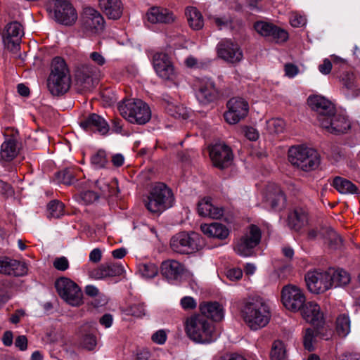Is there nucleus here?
Returning a JSON list of instances; mask_svg holds the SVG:
<instances>
[{
    "mask_svg": "<svg viewBox=\"0 0 360 360\" xmlns=\"http://www.w3.org/2000/svg\"><path fill=\"white\" fill-rule=\"evenodd\" d=\"M240 313L246 325L251 330H258L265 327L271 319L268 304L262 298L253 297L243 301Z\"/></svg>",
    "mask_w": 360,
    "mask_h": 360,
    "instance_id": "f257e3e1",
    "label": "nucleus"
},
{
    "mask_svg": "<svg viewBox=\"0 0 360 360\" xmlns=\"http://www.w3.org/2000/svg\"><path fill=\"white\" fill-rule=\"evenodd\" d=\"M185 331L188 337L195 342L207 344L214 341L218 335L214 325L204 316H191L186 321Z\"/></svg>",
    "mask_w": 360,
    "mask_h": 360,
    "instance_id": "f03ea898",
    "label": "nucleus"
},
{
    "mask_svg": "<svg viewBox=\"0 0 360 360\" xmlns=\"http://www.w3.org/2000/svg\"><path fill=\"white\" fill-rule=\"evenodd\" d=\"M144 202L149 212L160 214L174 205L175 198L169 187L158 182L151 186Z\"/></svg>",
    "mask_w": 360,
    "mask_h": 360,
    "instance_id": "7ed1b4c3",
    "label": "nucleus"
},
{
    "mask_svg": "<svg viewBox=\"0 0 360 360\" xmlns=\"http://www.w3.org/2000/svg\"><path fill=\"white\" fill-rule=\"evenodd\" d=\"M118 110L120 115L132 124H144L151 117L149 106L141 99H124L119 103Z\"/></svg>",
    "mask_w": 360,
    "mask_h": 360,
    "instance_id": "20e7f679",
    "label": "nucleus"
},
{
    "mask_svg": "<svg viewBox=\"0 0 360 360\" xmlns=\"http://www.w3.org/2000/svg\"><path fill=\"white\" fill-rule=\"evenodd\" d=\"M288 159L292 165L305 172L316 169L320 163L317 152L302 146H292L288 150Z\"/></svg>",
    "mask_w": 360,
    "mask_h": 360,
    "instance_id": "39448f33",
    "label": "nucleus"
},
{
    "mask_svg": "<svg viewBox=\"0 0 360 360\" xmlns=\"http://www.w3.org/2000/svg\"><path fill=\"white\" fill-rule=\"evenodd\" d=\"M203 245L200 234L195 232H180L170 240L172 250L178 254L188 255L198 251Z\"/></svg>",
    "mask_w": 360,
    "mask_h": 360,
    "instance_id": "423d86ee",
    "label": "nucleus"
},
{
    "mask_svg": "<svg viewBox=\"0 0 360 360\" xmlns=\"http://www.w3.org/2000/svg\"><path fill=\"white\" fill-rule=\"evenodd\" d=\"M55 287L58 295L66 303L72 307H79L83 303V293L78 285L66 277L56 281Z\"/></svg>",
    "mask_w": 360,
    "mask_h": 360,
    "instance_id": "0eeeda50",
    "label": "nucleus"
},
{
    "mask_svg": "<svg viewBox=\"0 0 360 360\" xmlns=\"http://www.w3.org/2000/svg\"><path fill=\"white\" fill-rule=\"evenodd\" d=\"M261 237L259 228L255 225L250 226L244 236L236 243L235 252L242 257L251 256L253 249L260 243Z\"/></svg>",
    "mask_w": 360,
    "mask_h": 360,
    "instance_id": "6e6552de",
    "label": "nucleus"
},
{
    "mask_svg": "<svg viewBox=\"0 0 360 360\" xmlns=\"http://www.w3.org/2000/svg\"><path fill=\"white\" fill-rule=\"evenodd\" d=\"M82 28L89 34L101 32L105 27V20L103 15L93 8H85L81 19Z\"/></svg>",
    "mask_w": 360,
    "mask_h": 360,
    "instance_id": "1a4fd4ad",
    "label": "nucleus"
},
{
    "mask_svg": "<svg viewBox=\"0 0 360 360\" xmlns=\"http://www.w3.org/2000/svg\"><path fill=\"white\" fill-rule=\"evenodd\" d=\"M330 276L328 270L314 269L309 271L305 275V281L309 290L319 294L330 288Z\"/></svg>",
    "mask_w": 360,
    "mask_h": 360,
    "instance_id": "9d476101",
    "label": "nucleus"
},
{
    "mask_svg": "<svg viewBox=\"0 0 360 360\" xmlns=\"http://www.w3.org/2000/svg\"><path fill=\"white\" fill-rule=\"evenodd\" d=\"M281 300L285 307L292 311L301 309L305 302L302 290L296 285H288L283 288Z\"/></svg>",
    "mask_w": 360,
    "mask_h": 360,
    "instance_id": "9b49d317",
    "label": "nucleus"
},
{
    "mask_svg": "<svg viewBox=\"0 0 360 360\" xmlns=\"http://www.w3.org/2000/svg\"><path fill=\"white\" fill-rule=\"evenodd\" d=\"M23 34V28L18 22L13 21L7 24L2 33L4 47L11 51H18Z\"/></svg>",
    "mask_w": 360,
    "mask_h": 360,
    "instance_id": "f8f14e48",
    "label": "nucleus"
},
{
    "mask_svg": "<svg viewBox=\"0 0 360 360\" xmlns=\"http://www.w3.org/2000/svg\"><path fill=\"white\" fill-rule=\"evenodd\" d=\"M56 20L65 25H71L76 21L77 14L68 0H52Z\"/></svg>",
    "mask_w": 360,
    "mask_h": 360,
    "instance_id": "ddd939ff",
    "label": "nucleus"
},
{
    "mask_svg": "<svg viewBox=\"0 0 360 360\" xmlns=\"http://www.w3.org/2000/svg\"><path fill=\"white\" fill-rule=\"evenodd\" d=\"M228 110L224 113L226 121L236 124L243 119L248 112V103L241 98H232L227 103Z\"/></svg>",
    "mask_w": 360,
    "mask_h": 360,
    "instance_id": "4468645a",
    "label": "nucleus"
},
{
    "mask_svg": "<svg viewBox=\"0 0 360 360\" xmlns=\"http://www.w3.org/2000/svg\"><path fill=\"white\" fill-rule=\"evenodd\" d=\"M153 68L157 75L165 80H173L176 78L175 68L167 54L157 52L153 58Z\"/></svg>",
    "mask_w": 360,
    "mask_h": 360,
    "instance_id": "2eb2a0df",
    "label": "nucleus"
},
{
    "mask_svg": "<svg viewBox=\"0 0 360 360\" xmlns=\"http://www.w3.org/2000/svg\"><path fill=\"white\" fill-rule=\"evenodd\" d=\"M219 95V91L214 82L208 77H202L198 80L196 98L198 101L207 105L215 101Z\"/></svg>",
    "mask_w": 360,
    "mask_h": 360,
    "instance_id": "dca6fc26",
    "label": "nucleus"
},
{
    "mask_svg": "<svg viewBox=\"0 0 360 360\" xmlns=\"http://www.w3.org/2000/svg\"><path fill=\"white\" fill-rule=\"evenodd\" d=\"M217 51L220 58L230 63H238L243 57L238 44L231 39H224L219 41L217 46Z\"/></svg>",
    "mask_w": 360,
    "mask_h": 360,
    "instance_id": "f3484780",
    "label": "nucleus"
},
{
    "mask_svg": "<svg viewBox=\"0 0 360 360\" xmlns=\"http://www.w3.org/2000/svg\"><path fill=\"white\" fill-rule=\"evenodd\" d=\"M254 27L259 34L276 43L284 42L288 39V34L285 30L271 22H257L255 23Z\"/></svg>",
    "mask_w": 360,
    "mask_h": 360,
    "instance_id": "a211bd4d",
    "label": "nucleus"
},
{
    "mask_svg": "<svg viewBox=\"0 0 360 360\" xmlns=\"http://www.w3.org/2000/svg\"><path fill=\"white\" fill-rule=\"evenodd\" d=\"M319 125L328 132L335 134L345 133L350 128V123L346 116L335 113L323 119Z\"/></svg>",
    "mask_w": 360,
    "mask_h": 360,
    "instance_id": "6ab92c4d",
    "label": "nucleus"
},
{
    "mask_svg": "<svg viewBox=\"0 0 360 360\" xmlns=\"http://www.w3.org/2000/svg\"><path fill=\"white\" fill-rule=\"evenodd\" d=\"M309 107L317 112V120L320 123L325 117L334 114L335 106L328 99L319 95L310 96L307 100Z\"/></svg>",
    "mask_w": 360,
    "mask_h": 360,
    "instance_id": "aec40b11",
    "label": "nucleus"
},
{
    "mask_svg": "<svg viewBox=\"0 0 360 360\" xmlns=\"http://www.w3.org/2000/svg\"><path fill=\"white\" fill-rule=\"evenodd\" d=\"M210 156L213 165L220 169L229 167L233 158L230 148L221 143L212 146L210 150Z\"/></svg>",
    "mask_w": 360,
    "mask_h": 360,
    "instance_id": "412c9836",
    "label": "nucleus"
},
{
    "mask_svg": "<svg viewBox=\"0 0 360 360\" xmlns=\"http://www.w3.org/2000/svg\"><path fill=\"white\" fill-rule=\"evenodd\" d=\"M97 69L89 64L79 67L75 73L76 80L83 89L90 90L94 85V77L97 73Z\"/></svg>",
    "mask_w": 360,
    "mask_h": 360,
    "instance_id": "4be33fe9",
    "label": "nucleus"
},
{
    "mask_svg": "<svg viewBox=\"0 0 360 360\" xmlns=\"http://www.w3.org/2000/svg\"><path fill=\"white\" fill-rule=\"evenodd\" d=\"M80 127L86 131H98L102 135L106 134L109 131L107 122L96 113L89 115L81 121Z\"/></svg>",
    "mask_w": 360,
    "mask_h": 360,
    "instance_id": "5701e85b",
    "label": "nucleus"
},
{
    "mask_svg": "<svg viewBox=\"0 0 360 360\" xmlns=\"http://www.w3.org/2000/svg\"><path fill=\"white\" fill-rule=\"evenodd\" d=\"M25 263L8 257H0V273L14 276H22L27 274Z\"/></svg>",
    "mask_w": 360,
    "mask_h": 360,
    "instance_id": "b1692460",
    "label": "nucleus"
},
{
    "mask_svg": "<svg viewBox=\"0 0 360 360\" xmlns=\"http://www.w3.org/2000/svg\"><path fill=\"white\" fill-rule=\"evenodd\" d=\"M70 82V75H49L47 86L52 95L59 96L67 92Z\"/></svg>",
    "mask_w": 360,
    "mask_h": 360,
    "instance_id": "393cba45",
    "label": "nucleus"
},
{
    "mask_svg": "<svg viewBox=\"0 0 360 360\" xmlns=\"http://www.w3.org/2000/svg\"><path fill=\"white\" fill-rule=\"evenodd\" d=\"M301 309L302 316L307 322L314 326H320L323 323V314L317 303L308 302Z\"/></svg>",
    "mask_w": 360,
    "mask_h": 360,
    "instance_id": "a878e982",
    "label": "nucleus"
},
{
    "mask_svg": "<svg viewBox=\"0 0 360 360\" xmlns=\"http://www.w3.org/2000/svg\"><path fill=\"white\" fill-rule=\"evenodd\" d=\"M124 266L120 262L107 263L101 265L91 273L93 278L97 280L104 279L108 277L120 276L124 272Z\"/></svg>",
    "mask_w": 360,
    "mask_h": 360,
    "instance_id": "bb28decb",
    "label": "nucleus"
},
{
    "mask_svg": "<svg viewBox=\"0 0 360 360\" xmlns=\"http://www.w3.org/2000/svg\"><path fill=\"white\" fill-rule=\"evenodd\" d=\"M147 20L153 23L170 24L175 21L176 16L166 8L153 7L146 13Z\"/></svg>",
    "mask_w": 360,
    "mask_h": 360,
    "instance_id": "cd10ccee",
    "label": "nucleus"
},
{
    "mask_svg": "<svg viewBox=\"0 0 360 360\" xmlns=\"http://www.w3.org/2000/svg\"><path fill=\"white\" fill-rule=\"evenodd\" d=\"M198 212L202 217L219 219L224 214V210L214 205L210 198H204L198 203Z\"/></svg>",
    "mask_w": 360,
    "mask_h": 360,
    "instance_id": "c85d7f7f",
    "label": "nucleus"
},
{
    "mask_svg": "<svg viewBox=\"0 0 360 360\" xmlns=\"http://www.w3.org/2000/svg\"><path fill=\"white\" fill-rule=\"evenodd\" d=\"M101 9L105 15L112 20L119 19L123 13L121 0H98Z\"/></svg>",
    "mask_w": 360,
    "mask_h": 360,
    "instance_id": "c756f323",
    "label": "nucleus"
},
{
    "mask_svg": "<svg viewBox=\"0 0 360 360\" xmlns=\"http://www.w3.org/2000/svg\"><path fill=\"white\" fill-rule=\"evenodd\" d=\"M308 223V213L302 207H296L288 217V224L290 229L300 231Z\"/></svg>",
    "mask_w": 360,
    "mask_h": 360,
    "instance_id": "7c9ffc66",
    "label": "nucleus"
},
{
    "mask_svg": "<svg viewBox=\"0 0 360 360\" xmlns=\"http://www.w3.org/2000/svg\"><path fill=\"white\" fill-rule=\"evenodd\" d=\"M162 275L168 281L178 280L182 275L184 267L176 260H167L162 263Z\"/></svg>",
    "mask_w": 360,
    "mask_h": 360,
    "instance_id": "2f4dec72",
    "label": "nucleus"
},
{
    "mask_svg": "<svg viewBox=\"0 0 360 360\" xmlns=\"http://www.w3.org/2000/svg\"><path fill=\"white\" fill-rule=\"evenodd\" d=\"M200 229L208 237L221 240L225 239L229 234V229L224 225L218 222L202 224Z\"/></svg>",
    "mask_w": 360,
    "mask_h": 360,
    "instance_id": "473e14b6",
    "label": "nucleus"
},
{
    "mask_svg": "<svg viewBox=\"0 0 360 360\" xmlns=\"http://www.w3.org/2000/svg\"><path fill=\"white\" fill-rule=\"evenodd\" d=\"M201 315L207 319L209 317L215 321H221L224 318V309L217 302H206L200 304Z\"/></svg>",
    "mask_w": 360,
    "mask_h": 360,
    "instance_id": "72a5a7b5",
    "label": "nucleus"
},
{
    "mask_svg": "<svg viewBox=\"0 0 360 360\" xmlns=\"http://www.w3.org/2000/svg\"><path fill=\"white\" fill-rule=\"evenodd\" d=\"M328 274L330 276V288L332 287H342L347 285L350 281V275L344 269H329Z\"/></svg>",
    "mask_w": 360,
    "mask_h": 360,
    "instance_id": "f704fd0d",
    "label": "nucleus"
},
{
    "mask_svg": "<svg viewBox=\"0 0 360 360\" xmlns=\"http://www.w3.org/2000/svg\"><path fill=\"white\" fill-rule=\"evenodd\" d=\"M321 236L325 243L331 250H338L341 248L342 240L338 233L330 227L321 229Z\"/></svg>",
    "mask_w": 360,
    "mask_h": 360,
    "instance_id": "c9c22d12",
    "label": "nucleus"
},
{
    "mask_svg": "<svg viewBox=\"0 0 360 360\" xmlns=\"http://www.w3.org/2000/svg\"><path fill=\"white\" fill-rule=\"evenodd\" d=\"M189 26L194 30H199L204 26L201 13L193 6L187 7L185 12Z\"/></svg>",
    "mask_w": 360,
    "mask_h": 360,
    "instance_id": "e433bc0d",
    "label": "nucleus"
},
{
    "mask_svg": "<svg viewBox=\"0 0 360 360\" xmlns=\"http://www.w3.org/2000/svg\"><path fill=\"white\" fill-rule=\"evenodd\" d=\"M267 202L274 210H281L285 207V197L279 188H276L272 193L267 195Z\"/></svg>",
    "mask_w": 360,
    "mask_h": 360,
    "instance_id": "4c0bfd02",
    "label": "nucleus"
},
{
    "mask_svg": "<svg viewBox=\"0 0 360 360\" xmlns=\"http://www.w3.org/2000/svg\"><path fill=\"white\" fill-rule=\"evenodd\" d=\"M333 186L342 194H354L357 192V187L352 182L340 176L333 179Z\"/></svg>",
    "mask_w": 360,
    "mask_h": 360,
    "instance_id": "58836bf2",
    "label": "nucleus"
},
{
    "mask_svg": "<svg viewBox=\"0 0 360 360\" xmlns=\"http://www.w3.org/2000/svg\"><path fill=\"white\" fill-rule=\"evenodd\" d=\"M18 153L17 142L14 139L6 140L1 146V157L6 161L12 160Z\"/></svg>",
    "mask_w": 360,
    "mask_h": 360,
    "instance_id": "ea45409f",
    "label": "nucleus"
},
{
    "mask_svg": "<svg viewBox=\"0 0 360 360\" xmlns=\"http://www.w3.org/2000/svg\"><path fill=\"white\" fill-rule=\"evenodd\" d=\"M49 75H70L65 60L60 57H55L51 62Z\"/></svg>",
    "mask_w": 360,
    "mask_h": 360,
    "instance_id": "a19ab883",
    "label": "nucleus"
},
{
    "mask_svg": "<svg viewBox=\"0 0 360 360\" xmlns=\"http://www.w3.org/2000/svg\"><path fill=\"white\" fill-rule=\"evenodd\" d=\"M211 22L219 30H231L233 28V19L229 15H211L209 18Z\"/></svg>",
    "mask_w": 360,
    "mask_h": 360,
    "instance_id": "79ce46f5",
    "label": "nucleus"
},
{
    "mask_svg": "<svg viewBox=\"0 0 360 360\" xmlns=\"http://www.w3.org/2000/svg\"><path fill=\"white\" fill-rule=\"evenodd\" d=\"M166 110L171 116L175 118L186 119L188 117V110L183 105L169 101Z\"/></svg>",
    "mask_w": 360,
    "mask_h": 360,
    "instance_id": "37998d69",
    "label": "nucleus"
},
{
    "mask_svg": "<svg viewBox=\"0 0 360 360\" xmlns=\"http://www.w3.org/2000/svg\"><path fill=\"white\" fill-rule=\"evenodd\" d=\"M90 162L91 166L96 169L106 167L108 164L106 152L104 150H98L94 153L91 156Z\"/></svg>",
    "mask_w": 360,
    "mask_h": 360,
    "instance_id": "c03bdc74",
    "label": "nucleus"
},
{
    "mask_svg": "<svg viewBox=\"0 0 360 360\" xmlns=\"http://www.w3.org/2000/svg\"><path fill=\"white\" fill-rule=\"evenodd\" d=\"M336 331L339 336L346 337L350 332V319L348 315H340L336 320Z\"/></svg>",
    "mask_w": 360,
    "mask_h": 360,
    "instance_id": "a18cd8bd",
    "label": "nucleus"
},
{
    "mask_svg": "<svg viewBox=\"0 0 360 360\" xmlns=\"http://www.w3.org/2000/svg\"><path fill=\"white\" fill-rule=\"evenodd\" d=\"M285 128V123L280 118H272L266 122L265 129L269 134H278L283 133Z\"/></svg>",
    "mask_w": 360,
    "mask_h": 360,
    "instance_id": "49530a36",
    "label": "nucleus"
},
{
    "mask_svg": "<svg viewBox=\"0 0 360 360\" xmlns=\"http://www.w3.org/2000/svg\"><path fill=\"white\" fill-rule=\"evenodd\" d=\"M343 92L347 98H353L359 95V90L356 89L352 76L346 75L342 79Z\"/></svg>",
    "mask_w": 360,
    "mask_h": 360,
    "instance_id": "de8ad7c7",
    "label": "nucleus"
},
{
    "mask_svg": "<svg viewBox=\"0 0 360 360\" xmlns=\"http://www.w3.org/2000/svg\"><path fill=\"white\" fill-rule=\"evenodd\" d=\"M139 273L146 278H154L158 273V267L153 263L141 264L139 266Z\"/></svg>",
    "mask_w": 360,
    "mask_h": 360,
    "instance_id": "09e8293b",
    "label": "nucleus"
},
{
    "mask_svg": "<svg viewBox=\"0 0 360 360\" xmlns=\"http://www.w3.org/2000/svg\"><path fill=\"white\" fill-rule=\"evenodd\" d=\"M76 200L81 204H92L100 198V195L92 191H86L81 192L76 197Z\"/></svg>",
    "mask_w": 360,
    "mask_h": 360,
    "instance_id": "8fccbe9b",
    "label": "nucleus"
},
{
    "mask_svg": "<svg viewBox=\"0 0 360 360\" xmlns=\"http://www.w3.org/2000/svg\"><path fill=\"white\" fill-rule=\"evenodd\" d=\"M285 356V349L284 344L280 340L274 341L271 351V360H283Z\"/></svg>",
    "mask_w": 360,
    "mask_h": 360,
    "instance_id": "3c124183",
    "label": "nucleus"
},
{
    "mask_svg": "<svg viewBox=\"0 0 360 360\" xmlns=\"http://www.w3.org/2000/svg\"><path fill=\"white\" fill-rule=\"evenodd\" d=\"M56 178L58 183H62L65 185H71L75 181L74 173L70 169H65L58 172L56 174Z\"/></svg>",
    "mask_w": 360,
    "mask_h": 360,
    "instance_id": "603ef678",
    "label": "nucleus"
},
{
    "mask_svg": "<svg viewBox=\"0 0 360 360\" xmlns=\"http://www.w3.org/2000/svg\"><path fill=\"white\" fill-rule=\"evenodd\" d=\"M49 216L59 218L64 214V205L59 201L53 200L48 205Z\"/></svg>",
    "mask_w": 360,
    "mask_h": 360,
    "instance_id": "864d4df0",
    "label": "nucleus"
},
{
    "mask_svg": "<svg viewBox=\"0 0 360 360\" xmlns=\"http://www.w3.org/2000/svg\"><path fill=\"white\" fill-rule=\"evenodd\" d=\"M316 336V333L314 330L310 328L306 329L303 337V342L304 348L309 352L314 349Z\"/></svg>",
    "mask_w": 360,
    "mask_h": 360,
    "instance_id": "5fc2aeb1",
    "label": "nucleus"
},
{
    "mask_svg": "<svg viewBox=\"0 0 360 360\" xmlns=\"http://www.w3.org/2000/svg\"><path fill=\"white\" fill-rule=\"evenodd\" d=\"M126 314L137 318H141L146 315L145 306L143 304H134L126 309Z\"/></svg>",
    "mask_w": 360,
    "mask_h": 360,
    "instance_id": "6e6d98bb",
    "label": "nucleus"
},
{
    "mask_svg": "<svg viewBox=\"0 0 360 360\" xmlns=\"http://www.w3.org/2000/svg\"><path fill=\"white\" fill-rule=\"evenodd\" d=\"M82 344L85 349L94 350L97 345V338L94 335L87 333L84 336Z\"/></svg>",
    "mask_w": 360,
    "mask_h": 360,
    "instance_id": "4d7b16f0",
    "label": "nucleus"
},
{
    "mask_svg": "<svg viewBox=\"0 0 360 360\" xmlns=\"http://www.w3.org/2000/svg\"><path fill=\"white\" fill-rule=\"evenodd\" d=\"M132 360H153L152 354L145 348L137 349L133 354Z\"/></svg>",
    "mask_w": 360,
    "mask_h": 360,
    "instance_id": "13d9d810",
    "label": "nucleus"
},
{
    "mask_svg": "<svg viewBox=\"0 0 360 360\" xmlns=\"http://www.w3.org/2000/svg\"><path fill=\"white\" fill-rule=\"evenodd\" d=\"M290 22L292 27H300L306 25L307 19L304 15L292 13L290 18Z\"/></svg>",
    "mask_w": 360,
    "mask_h": 360,
    "instance_id": "bf43d9fd",
    "label": "nucleus"
},
{
    "mask_svg": "<svg viewBox=\"0 0 360 360\" xmlns=\"http://www.w3.org/2000/svg\"><path fill=\"white\" fill-rule=\"evenodd\" d=\"M167 338V333L163 329H160L154 333L151 336V340L153 342L158 345H163L165 343Z\"/></svg>",
    "mask_w": 360,
    "mask_h": 360,
    "instance_id": "052dcab7",
    "label": "nucleus"
},
{
    "mask_svg": "<svg viewBox=\"0 0 360 360\" xmlns=\"http://www.w3.org/2000/svg\"><path fill=\"white\" fill-rule=\"evenodd\" d=\"M95 184L101 191V194H99L100 195L108 196L112 195V192L110 191V186L104 179L97 180L95 182Z\"/></svg>",
    "mask_w": 360,
    "mask_h": 360,
    "instance_id": "680f3d73",
    "label": "nucleus"
},
{
    "mask_svg": "<svg viewBox=\"0 0 360 360\" xmlns=\"http://www.w3.org/2000/svg\"><path fill=\"white\" fill-rule=\"evenodd\" d=\"M181 305L185 310L193 309L196 307V301L190 296H186L181 298Z\"/></svg>",
    "mask_w": 360,
    "mask_h": 360,
    "instance_id": "e2e57ef3",
    "label": "nucleus"
},
{
    "mask_svg": "<svg viewBox=\"0 0 360 360\" xmlns=\"http://www.w3.org/2000/svg\"><path fill=\"white\" fill-rule=\"evenodd\" d=\"M53 266L59 271H65L69 267V262L66 257H60L56 258L53 262Z\"/></svg>",
    "mask_w": 360,
    "mask_h": 360,
    "instance_id": "0e129e2a",
    "label": "nucleus"
},
{
    "mask_svg": "<svg viewBox=\"0 0 360 360\" xmlns=\"http://www.w3.org/2000/svg\"><path fill=\"white\" fill-rule=\"evenodd\" d=\"M185 64L188 68L193 69L201 68L204 65L203 63L198 61V60L193 56H190L186 58Z\"/></svg>",
    "mask_w": 360,
    "mask_h": 360,
    "instance_id": "69168bd1",
    "label": "nucleus"
},
{
    "mask_svg": "<svg viewBox=\"0 0 360 360\" xmlns=\"http://www.w3.org/2000/svg\"><path fill=\"white\" fill-rule=\"evenodd\" d=\"M285 75L289 78L295 77L299 73V68L292 63H287L284 67Z\"/></svg>",
    "mask_w": 360,
    "mask_h": 360,
    "instance_id": "338daca9",
    "label": "nucleus"
},
{
    "mask_svg": "<svg viewBox=\"0 0 360 360\" xmlns=\"http://www.w3.org/2000/svg\"><path fill=\"white\" fill-rule=\"evenodd\" d=\"M243 271L240 269L234 268L226 271V276L230 281H238L242 278Z\"/></svg>",
    "mask_w": 360,
    "mask_h": 360,
    "instance_id": "774afa93",
    "label": "nucleus"
}]
</instances>
